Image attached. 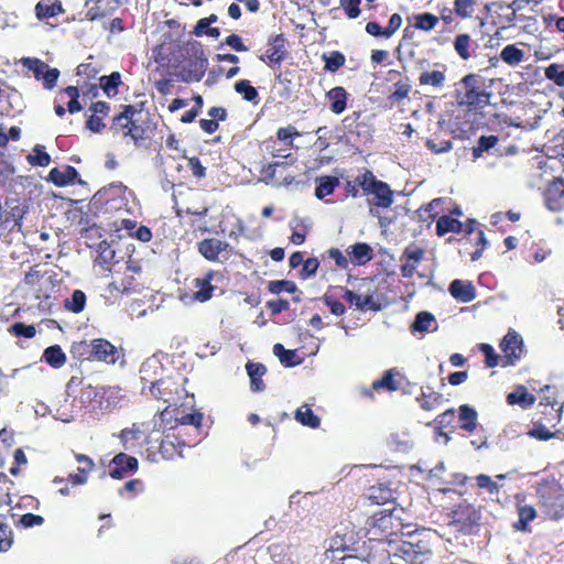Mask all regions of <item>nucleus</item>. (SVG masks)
I'll list each match as a JSON object with an SVG mask.
<instances>
[{"label": "nucleus", "mask_w": 564, "mask_h": 564, "mask_svg": "<svg viewBox=\"0 0 564 564\" xmlns=\"http://www.w3.org/2000/svg\"><path fill=\"white\" fill-rule=\"evenodd\" d=\"M139 462L135 457L119 453L115 455L109 465V475L113 479H122L128 474L138 469Z\"/></svg>", "instance_id": "obj_19"}, {"label": "nucleus", "mask_w": 564, "mask_h": 564, "mask_svg": "<svg viewBox=\"0 0 564 564\" xmlns=\"http://www.w3.org/2000/svg\"><path fill=\"white\" fill-rule=\"evenodd\" d=\"M322 59L325 62L324 69L330 73L337 72L345 65L346 57L339 51H332L329 54H323Z\"/></svg>", "instance_id": "obj_52"}, {"label": "nucleus", "mask_w": 564, "mask_h": 564, "mask_svg": "<svg viewBox=\"0 0 564 564\" xmlns=\"http://www.w3.org/2000/svg\"><path fill=\"white\" fill-rule=\"evenodd\" d=\"M435 323V316L429 311H421L416 314L414 322L411 324L412 332L424 334L431 329L432 324Z\"/></svg>", "instance_id": "obj_49"}, {"label": "nucleus", "mask_w": 564, "mask_h": 564, "mask_svg": "<svg viewBox=\"0 0 564 564\" xmlns=\"http://www.w3.org/2000/svg\"><path fill=\"white\" fill-rule=\"evenodd\" d=\"M440 538L433 529H416L405 535L400 553L410 564H430Z\"/></svg>", "instance_id": "obj_4"}, {"label": "nucleus", "mask_w": 564, "mask_h": 564, "mask_svg": "<svg viewBox=\"0 0 564 564\" xmlns=\"http://www.w3.org/2000/svg\"><path fill=\"white\" fill-rule=\"evenodd\" d=\"M158 426L163 431L164 438L161 442L162 453L166 451V445L174 446L172 438L175 436L176 429V405L174 403L167 404L160 413L156 421Z\"/></svg>", "instance_id": "obj_16"}, {"label": "nucleus", "mask_w": 564, "mask_h": 564, "mask_svg": "<svg viewBox=\"0 0 564 564\" xmlns=\"http://www.w3.org/2000/svg\"><path fill=\"white\" fill-rule=\"evenodd\" d=\"M492 78H486L481 72L467 73L459 82L456 98L459 105L471 109H484L490 104L492 96Z\"/></svg>", "instance_id": "obj_3"}, {"label": "nucleus", "mask_w": 564, "mask_h": 564, "mask_svg": "<svg viewBox=\"0 0 564 564\" xmlns=\"http://www.w3.org/2000/svg\"><path fill=\"white\" fill-rule=\"evenodd\" d=\"M7 517L0 520V551H8L13 543V533L10 527L6 523Z\"/></svg>", "instance_id": "obj_61"}, {"label": "nucleus", "mask_w": 564, "mask_h": 564, "mask_svg": "<svg viewBox=\"0 0 564 564\" xmlns=\"http://www.w3.org/2000/svg\"><path fill=\"white\" fill-rule=\"evenodd\" d=\"M93 360L102 361L113 365L119 358L118 348L105 338H96L93 340Z\"/></svg>", "instance_id": "obj_23"}, {"label": "nucleus", "mask_w": 564, "mask_h": 564, "mask_svg": "<svg viewBox=\"0 0 564 564\" xmlns=\"http://www.w3.org/2000/svg\"><path fill=\"white\" fill-rule=\"evenodd\" d=\"M339 185V180L335 176H322L316 181L315 197L323 199L334 193Z\"/></svg>", "instance_id": "obj_41"}, {"label": "nucleus", "mask_w": 564, "mask_h": 564, "mask_svg": "<svg viewBox=\"0 0 564 564\" xmlns=\"http://www.w3.org/2000/svg\"><path fill=\"white\" fill-rule=\"evenodd\" d=\"M514 2L507 3L503 1L494 2L491 4L492 24L498 29L505 30L510 28L516 19Z\"/></svg>", "instance_id": "obj_20"}, {"label": "nucleus", "mask_w": 564, "mask_h": 564, "mask_svg": "<svg viewBox=\"0 0 564 564\" xmlns=\"http://www.w3.org/2000/svg\"><path fill=\"white\" fill-rule=\"evenodd\" d=\"M290 228L292 229L290 241L293 245H302L305 241L308 227L301 219H295L290 223Z\"/></svg>", "instance_id": "obj_54"}, {"label": "nucleus", "mask_w": 564, "mask_h": 564, "mask_svg": "<svg viewBox=\"0 0 564 564\" xmlns=\"http://www.w3.org/2000/svg\"><path fill=\"white\" fill-rule=\"evenodd\" d=\"M70 352L75 358L91 360L93 358V340L88 343L87 340L75 341L72 345Z\"/></svg>", "instance_id": "obj_60"}, {"label": "nucleus", "mask_w": 564, "mask_h": 564, "mask_svg": "<svg viewBox=\"0 0 564 564\" xmlns=\"http://www.w3.org/2000/svg\"><path fill=\"white\" fill-rule=\"evenodd\" d=\"M508 405H519L521 409H530L535 403V397L529 393L524 386H517L514 390L506 395Z\"/></svg>", "instance_id": "obj_32"}, {"label": "nucleus", "mask_w": 564, "mask_h": 564, "mask_svg": "<svg viewBox=\"0 0 564 564\" xmlns=\"http://www.w3.org/2000/svg\"><path fill=\"white\" fill-rule=\"evenodd\" d=\"M443 69L424 70L419 77L421 86H433L435 88H442L446 82V65H442Z\"/></svg>", "instance_id": "obj_36"}, {"label": "nucleus", "mask_w": 564, "mask_h": 564, "mask_svg": "<svg viewBox=\"0 0 564 564\" xmlns=\"http://www.w3.org/2000/svg\"><path fill=\"white\" fill-rule=\"evenodd\" d=\"M459 426L467 433H473L477 429V412L473 406L463 404L458 410Z\"/></svg>", "instance_id": "obj_37"}, {"label": "nucleus", "mask_w": 564, "mask_h": 564, "mask_svg": "<svg viewBox=\"0 0 564 564\" xmlns=\"http://www.w3.org/2000/svg\"><path fill=\"white\" fill-rule=\"evenodd\" d=\"M288 40L283 33L275 34L267 41V52L260 56L269 67L281 64L288 57L285 43Z\"/></svg>", "instance_id": "obj_15"}, {"label": "nucleus", "mask_w": 564, "mask_h": 564, "mask_svg": "<svg viewBox=\"0 0 564 564\" xmlns=\"http://www.w3.org/2000/svg\"><path fill=\"white\" fill-rule=\"evenodd\" d=\"M347 253L356 265H364L373 258V250L367 242H357L350 246Z\"/></svg>", "instance_id": "obj_34"}, {"label": "nucleus", "mask_w": 564, "mask_h": 564, "mask_svg": "<svg viewBox=\"0 0 564 564\" xmlns=\"http://www.w3.org/2000/svg\"><path fill=\"white\" fill-rule=\"evenodd\" d=\"M451 294L458 301L468 303L475 300L477 293L475 292V285L469 281H463L455 279L449 285Z\"/></svg>", "instance_id": "obj_33"}, {"label": "nucleus", "mask_w": 564, "mask_h": 564, "mask_svg": "<svg viewBox=\"0 0 564 564\" xmlns=\"http://www.w3.org/2000/svg\"><path fill=\"white\" fill-rule=\"evenodd\" d=\"M86 294L80 290H75L65 302V307L73 313H80L85 308Z\"/></svg>", "instance_id": "obj_59"}, {"label": "nucleus", "mask_w": 564, "mask_h": 564, "mask_svg": "<svg viewBox=\"0 0 564 564\" xmlns=\"http://www.w3.org/2000/svg\"><path fill=\"white\" fill-rule=\"evenodd\" d=\"M527 435L539 441H549L555 436V433L550 431L549 424L535 417L533 419L532 427L527 432Z\"/></svg>", "instance_id": "obj_48"}, {"label": "nucleus", "mask_w": 564, "mask_h": 564, "mask_svg": "<svg viewBox=\"0 0 564 564\" xmlns=\"http://www.w3.org/2000/svg\"><path fill=\"white\" fill-rule=\"evenodd\" d=\"M370 530L373 534H379L382 539L393 536L403 528L400 514L395 508L380 509L376 511L369 522Z\"/></svg>", "instance_id": "obj_10"}, {"label": "nucleus", "mask_w": 564, "mask_h": 564, "mask_svg": "<svg viewBox=\"0 0 564 564\" xmlns=\"http://www.w3.org/2000/svg\"><path fill=\"white\" fill-rule=\"evenodd\" d=\"M78 177L77 170L72 165H66L63 170L54 167L50 171L47 180L54 185L64 187L74 184Z\"/></svg>", "instance_id": "obj_30"}, {"label": "nucleus", "mask_w": 564, "mask_h": 564, "mask_svg": "<svg viewBox=\"0 0 564 564\" xmlns=\"http://www.w3.org/2000/svg\"><path fill=\"white\" fill-rule=\"evenodd\" d=\"M545 22L546 26L550 28L552 32H555L561 35V40L564 43V17L550 14L545 19Z\"/></svg>", "instance_id": "obj_64"}, {"label": "nucleus", "mask_w": 564, "mask_h": 564, "mask_svg": "<svg viewBox=\"0 0 564 564\" xmlns=\"http://www.w3.org/2000/svg\"><path fill=\"white\" fill-rule=\"evenodd\" d=\"M500 59L509 66H516L524 59V51L514 44H507L500 51Z\"/></svg>", "instance_id": "obj_44"}, {"label": "nucleus", "mask_w": 564, "mask_h": 564, "mask_svg": "<svg viewBox=\"0 0 564 564\" xmlns=\"http://www.w3.org/2000/svg\"><path fill=\"white\" fill-rule=\"evenodd\" d=\"M343 297L354 304L360 311H380L381 303L375 299L373 293L357 294L352 290L346 289Z\"/></svg>", "instance_id": "obj_26"}, {"label": "nucleus", "mask_w": 564, "mask_h": 564, "mask_svg": "<svg viewBox=\"0 0 564 564\" xmlns=\"http://www.w3.org/2000/svg\"><path fill=\"white\" fill-rule=\"evenodd\" d=\"M26 159L33 166L45 167L51 163L50 154L44 151V147L39 144L33 148V153L29 154Z\"/></svg>", "instance_id": "obj_57"}, {"label": "nucleus", "mask_w": 564, "mask_h": 564, "mask_svg": "<svg viewBox=\"0 0 564 564\" xmlns=\"http://www.w3.org/2000/svg\"><path fill=\"white\" fill-rule=\"evenodd\" d=\"M215 275L213 270H209L203 278H196L194 280V286L197 289L193 297L199 302H206L212 299L215 285L212 284V280Z\"/></svg>", "instance_id": "obj_31"}, {"label": "nucleus", "mask_w": 564, "mask_h": 564, "mask_svg": "<svg viewBox=\"0 0 564 564\" xmlns=\"http://www.w3.org/2000/svg\"><path fill=\"white\" fill-rule=\"evenodd\" d=\"M562 415V408H556V402H540L538 405L536 419L544 421L550 427H555Z\"/></svg>", "instance_id": "obj_29"}, {"label": "nucleus", "mask_w": 564, "mask_h": 564, "mask_svg": "<svg viewBox=\"0 0 564 564\" xmlns=\"http://www.w3.org/2000/svg\"><path fill=\"white\" fill-rule=\"evenodd\" d=\"M155 69L153 84L156 91L165 97L171 95L176 82V37L172 32L164 33L153 51Z\"/></svg>", "instance_id": "obj_2"}, {"label": "nucleus", "mask_w": 564, "mask_h": 564, "mask_svg": "<svg viewBox=\"0 0 564 564\" xmlns=\"http://www.w3.org/2000/svg\"><path fill=\"white\" fill-rule=\"evenodd\" d=\"M247 371L251 381V390L254 392L263 391L265 389V383L262 378L267 373V367L262 364L248 362Z\"/></svg>", "instance_id": "obj_40"}, {"label": "nucleus", "mask_w": 564, "mask_h": 564, "mask_svg": "<svg viewBox=\"0 0 564 564\" xmlns=\"http://www.w3.org/2000/svg\"><path fill=\"white\" fill-rule=\"evenodd\" d=\"M178 78L186 83L199 82L207 69L208 59L202 43L187 42L178 48Z\"/></svg>", "instance_id": "obj_6"}, {"label": "nucleus", "mask_w": 564, "mask_h": 564, "mask_svg": "<svg viewBox=\"0 0 564 564\" xmlns=\"http://www.w3.org/2000/svg\"><path fill=\"white\" fill-rule=\"evenodd\" d=\"M358 184L364 196H373L377 207L389 208L393 204V192L389 184L377 180L370 170L365 169L358 174Z\"/></svg>", "instance_id": "obj_7"}, {"label": "nucleus", "mask_w": 564, "mask_h": 564, "mask_svg": "<svg viewBox=\"0 0 564 564\" xmlns=\"http://www.w3.org/2000/svg\"><path fill=\"white\" fill-rule=\"evenodd\" d=\"M138 265L128 264L126 271L113 276V280L106 286L107 297L117 300L122 295H129L139 290L140 282L135 274L140 273Z\"/></svg>", "instance_id": "obj_11"}, {"label": "nucleus", "mask_w": 564, "mask_h": 564, "mask_svg": "<svg viewBox=\"0 0 564 564\" xmlns=\"http://www.w3.org/2000/svg\"><path fill=\"white\" fill-rule=\"evenodd\" d=\"M59 95H66L69 97L67 102V111L69 113L79 112L83 109L82 104L79 102V89L76 86H67L61 90Z\"/></svg>", "instance_id": "obj_53"}, {"label": "nucleus", "mask_w": 564, "mask_h": 564, "mask_svg": "<svg viewBox=\"0 0 564 564\" xmlns=\"http://www.w3.org/2000/svg\"><path fill=\"white\" fill-rule=\"evenodd\" d=\"M464 224L452 215H443L436 221V234L442 237L448 232L459 234L463 231Z\"/></svg>", "instance_id": "obj_38"}, {"label": "nucleus", "mask_w": 564, "mask_h": 564, "mask_svg": "<svg viewBox=\"0 0 564 564\" xmlns=\"http://www.w3.org/2000/svg\"><path fill=\"white\" fill-rule=\"evenodd\" d=\"M518 520L512 524L517 532H529V523L536 517V510L532 505H517Z\"/></svg>", "instance_id": "obj_35"}, {"label": "nucleus", "mask_w": 564, "mask_h": 564, "mask_svg": "<svg viewBox=\"0 0 564 564\" xmlns=\"http://www.w3.org/2000/svg\"><path fill=\"white\" fill-rule=\"evenodd\" d=\"M127 0H86V19L88 21H96L106 18L115 12Z\"/></svg>", "instance_id": "obj_17"}, {"label": "nucleus", "mask_w": 564, "mask_h": 564, "mask_svg": "<svg viewBox=\"0 0 564 564\" xmlns=\"http://www.w3.org/2000/svg\"><path fill=\"white\" fill-rule=\"evenodd\" d=\"M235 90L247 101L259 102V91L249 79H240L235 84Z\"/></svg>", "instance_id": "obj_51"}, {"label": "nucleus", "mask_w": 564, "mask_h": 564, "mask_svg": "<svg viewBox=\"0 0 564 564\" xmlns=\"http://www.w3.org/2000/svg\"><path fill=\"white\" fill-rule=\"evenodd\" d=\"M440 18L433 13L424 12L413 15V26L417 30L430 32L436 28Z\"/></svg>", "instance_id": "obj_47"}, {"label": "nucleus", "mask_w": 564, "mask_h": 564, "mask_svg": "<svg viewBox=\"0 0 564 564\" xmlns=\"http://www.w3.org/2000/svg\"><path fill=\"white\" fill-rule=\"evenodd\" d=\"M544 76L554 82L557 86L564 87V65L552 63L544 69Z\"/></svg>", "instance_id": "obj_58"}, {"label": "nucleus", "mask_w": 564, "mask_h": 564, "mask_svg": "<svg viewBox=\"0 0 564 564\" xmlns=\"http://www.w3.org/2000/svg\"><path fill=\"white\" fill-rule=\"evenodd\" d=\"M28 212L24 203L17 198H10L4 202L2 213H0V228L12 230L21 227L22 219Z\"/></svg>", "instance_id": "obj_12"}, {"label": "nucleus", "mask_w": 564, "mask_h": 564, "mask_svg": "<svg viewBox=\"0 0 564 564\" xmlns=\"http://www.w3.org/2000/svg\"><path fill=\"white\" fill-rule=\"evenodd\" d=\"M500 349L503 354L501 367L513 366L520 360L523 344L516 330H509L501 339Z\"/></svg>", "instance_id": "obj_13"}, {"label": "nucleus", "mask_w": 564, "mask_h": 564, "mask_svg": "<svg viewBox=\"0 0 564 564\" xmlns=\"http://www.w3.org/2000/svg\"><path fill=\"white\" fill-rule=\"evenodd\" d=\"M536 503L545 519L564 518V486L552 476L541 478L534 486Z\"/></svg>", "instance_id": "obj_5"}, {"label": "nucleus", "mask_w": 564, "mask_h": 564, "mask_svg": "<svg viewBox=\"0 0 564 564\" xmlns=\"http://www.w3.org/2000/svg\"><path fill=\"white\" fill-rule=\"evenodd\" d=\"M294 419L303 426H307L311 429H316L321 424L319 417L316 414H314L312 409L306 404L296 409V411L294 412Z\"/></svg>", "instance_id": "obj_42"}, {"label": "nucleus", "mask_w": 564, "mask_h": 564, "mask_svg": "<svg viewBox=\"0 0 564 564\" xmlns=\"http://www.w3.org/2000/svg\"><path fill=\"white\" fill-rule=\"evenodd\" d=\"M400 376L395 369H389L383 372L379 380H376L371 384V389L365 390V395L373 399V391L384 390L388 392H395L400 389V382L397 377Z\"/></svg>", "instance_id": "obj_27"}, {"label": "nucleus", "mask_w": 564, "mask_h": 564, "mask_svg": "<svg viewBox=\"0 0 564 564\" xmlns=\"http://www.w3.org/2000/svg\"><path fill=\"white\" fill-rule=\"evenodd\" d=\"M147 426L144 423H133L120 432L121 443L127 451L141 448L148 438Z\"/></svg>", "instance_id": "obj_18"}, {"label": "nucleus", "mask_w": 564, "mask_h": 564, "mask_svg": "<svg viewBox=\"0 0 564 564\" xmlns=\"http://www.w3.org/2000/svg\"><path fill=\"white\" fill-rule=\"evenodd\" d=\"M420 406L425 411H433L437 409L440 405L444 403V397L440 392L431 391V392H422L416 398Z\"/></svg>", "instance_id": "obj_45"}, {"label": "nucleus", "mask_w": 564, "mask_h": 564, "mask_svg": "<svg viewBox=\"0 0 564 564\" xmlns=\"http://www.w3.org/2000/svg\"><path fill=\"white\" fill-rule=\"evenodd\" d=\"M122 110L112 119L110 130L130 137L135 145H144L153 134L154 124L150 112L143 109L142 104L121 106Z\"/></svg>", "instance_id": "obj_1"}, {"label": "nucleus", "mask_w": 564, "mask_h": 564, "mask_svg": "<svg viewBox=\"0 0 564 564\" xmlns=\"http://www.w3.org/2000/svg\"><path fill=\"white\" fill-rule=\"evenodd\" d=\"M478 518L477 510L473 505L459 503L452 511L451 523L460 530H470L477 523Z\"/></svg>", "instance_id": "obj_22"}, {"label": "nucleus", "mask_w": 564, "mask_h": 564, "mask_svg": "<svg viewBox=\"0 0 564 564\" xmlns=\"http://www.w3.org/2000/svg\"><path fill=\"white\" fill-rule=\"evenodd\" d=\"M100 87L108 97H113L118 94V87L121 84V76L118 72H113L108 76H101Z\"/></svg>", "instance_id": "obj_50"}, {"label": "nucleus", "mask_w": 564, "mask_h": 564, "mask_svg": "<svg viewBox=\"0 0 564 564\" xmlns=\"http://www.w3.org/2000/svg\"><path fill=\"white\" fill-rule=\"evenodd\" d=\"M498 143V137L496 134H488L485 137H480L478 139V145L471 150V155L474 159H479L485 152L492 149Z\"/></svg>", "instance_id": "obj_55"}, {"label": "nucleus", "mask_w": 564, "mask_h": 564, "mask_svg": "<svg viewBox=\"0 0 564 564\" xmlns=\"http://www.w3.org/2000/svg\"><path fill=\"white\" fill-rule=\"evenodd\" d=\"M478 225L475 219H467L462 231L464 236L456 239L462 245L459 252L468 254L471 261L479 260L487 246L486 234L477 227Z\"/></svg>", "instance_id": "obj_8"}, {"label": "nucleus", "mask_w": 564, "mask_h": 564, "mask_svg": "<svg viewBox=\"0 0 564 564\" xmlns=\"http://www.w3.org/2000/svg\"><path fill=\"white\" fill-rule=\"evenodd\" d=\"M43 359L53 368H61L66 362V355L59 345L47 347L43 352Z\"/></svg>", "instance_id": "obj_46"}, {"label": "nucleus", "mask_w": 564, "mask_h": 564, "mask_svg": "<svg viewBox=\"0 0 564 564\" xmlns=\"http://www.w3.org/2000/svg\"><path fill=\"white\" fill-rule=\"evenodd\" d=\"M64 12L61 1L55 0L51 2L50 0H41L35 6V15L37 19H48L56 17Z\"/></svg>", "instance_id": "obj_39"}, {"label": "nucleus", "mask_w": 564, "mask_h": 564, "mask_svg": "<svg viewBox=\"0 0 564 564\" xmlns=\"http://www.w3.org/2000/svg\"><path fill=\"white\" fill-rule=\"evenodd\" d=\"M204 415L198 410L178 416V447L194 446L203 437Z\"/></svg>", "instance_id": "obj_9"}, {"label": "nucleus", "mask_w": 564, "mask_h": 564, "mask_svg": "<svg viewBox=\"0 0 564 564\" xmlns=\"http://www.w3.org/2000/svg\"><path fill=\"white\" fill-rule=\"evenodd\" d=\"M471 43L473 40L467 33L458 34L454 41L455 51L464 61H467L470 57Z\"/></svg>", "instance_id": "obj_56"}, {"label": "nucleus", "mask_w": 564, "mask_h": 564, "mask_svg": "<svg viewBox=\"0 0 564 564\" xmlns=\"http://www.w3.org/2000/svg\"><path fill=\"white\" fill-rule=\"evenodd\" d=\"M545 207L551 212L564 210V182L563 180H554L551 182L543 193Z\"/></svg>", "instance_id": "obj_21"}, {"label": "nucleus", "mask_w": 564, "mask_h": 564, "mask_svg": "<svg viewBox=\"0 0 564 564\" xmlns=\"http://www.w3.org/2000/svg\"><path fill=\"white\" fill-rule=\"evenodd\" d=\"M207 213V209L200 213H194L191 214L189 212H186L185 214L178 209L177 216H178V223L184 225H191L194 230H206L205 223L203 221L205 215Z\"/></svg>", "instance_id": "obj_43"}, {"label": "nucleus", "mask_w": 564, "mask_h": 564, "mask_svg": "<svg viewBox=\"0 0 564 564\" xmlns=\"http://www.w3.org/2000/svg\"><path fill=\"white\" fill-rule=\"evenodd\" d=\"M9 333L17 337H23L29 339L35 336L36 329L33 325H25L22 322H17L9 327Z\"/></svg>", "instance_id": "obj_62"}, {"label": "nucleus", "mask_w": 564, "mask_h": 564, "mask_svg": "<svg viewBox=\"0 0 564 564\" xmlns=\"http://www.w3.org/2000/svg\"><path fill=\"white\" fill-rule=\"evenodd\" d=\"M229 243L216 238H206L197 243L198 252L208 261L216 262L219 260V254L227 251Z\"/></svg>", "instance_id": "obj_25"}, {"label": "nucleus", "mask_w": 564, "mask_h": 564, "mask_svg": "<svg viewBox=\"0 0 564 564\" xmlns=\"http://www.w3.org/2000/svg\"><path fill=\"white\" fill-rule=\"evenodd\" d=\"M325 98L328 101L329 110L339 115L347 108L349 94L343 86H335L325 93Z\"/></svg>", "instance_id": "obj_28"}, {"label": "nucleus", "mask_w": 564, "mask_h": 564, "mask_svg": "<svg viewBox=\"0 0 564 564\" xmlns=\"http://www.w3.org/2000/svg\"><path fill=\"white\" fill-rule=\"evenodd\" d=\"M423 257L424 250L422 248L416 246L406 247L401 257V259L404 260V263L400 268L401 275L403 278H412Z\"/></svg>", "instance_id": "obj_24"}, {"label": "nucleus", "mask_w": 564, "mask_h": 564, "mask_svg": "<svg viewBox=\"0 0 564 564\" xmlns=\"http://www.w3.org/2000/svg\"><path fill=\"white\" fill-rule=\"evenodd\" d=\"M150 365H143L140 373H141V380L144 382L150 383V392L151 394L158 399L162 400L163 402L170 404L174 401V390L173 386L174 382L171 379H158V380H150L148 377Z\"/></svg>", "instance_id": "obj_14"}, {"label": "nucleus", "mask_w": 564, "mask_h": 564, "mask_svg": "<svg viewBox=\"0 0 564 564\" xmlns=\"http://www.w3.org/2000/svg\"><path fill=\"white\" fill-rule=\"evenodd\" d=\"M267 289L273 294H279L283 291L294 293L296 291V284L291 280H273L269 281Z\"/></svg>", "instance_id": "obj_63"}]
</instances>
